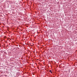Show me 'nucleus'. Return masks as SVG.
<instances>
[{"instance_id": "1", "label": "nucleus", "mask_w": 77, "mask_h": 77, "mask_svg": "<svg viewBox=\"0 0 77 77\" xmlns=\"http://www.w3.org/2000/svg\"><path fill=\"white\" fill-rule=\"evenodd\" d=\"M50 72H51V70H50Z\"/></svg>"}]
</instances>
